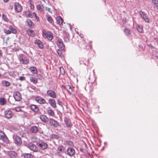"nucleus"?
Masks as SVG:
<instances>
[{"mask_svg":"<svg viewBox=\"0 0 158 158\" xmlns=\"http://www.w3.org/2000/svg\"><path fill=\"white\" fill-rule=\"evenodd\" d=\"M138 13L139 14L140 17L146 23H149L150 21L148 16L147 14L144 12L140 10L139 11Z\"/></svg>","mask_w":158,"mask_h":158,"instance_id":"obj_1","label":"nucleus"},{"mask_svg":"<svg viewBox=\"0 0 158 158\" xmlns=\"http://www.w3.org/2000/svg\"><path fill=\"white\" fill-rule=\"evenodd\" d=\"M19 59L21 63L24 64H27L29 62V59L23 54L20 55Z\"/></svg>","mask_w":158,"mask_h":158,"instance_id":"obj_2","label":"nucleus"},{"mask_svg":"<svg viewBox=\"0 0 158 158\" xmlns=\"http://www.w3.org/2000/svg\"><path fill=\"white\" fill-rule=\"evenodd\" d=\"M0 139L2 140L6 144H7L9 143V140L4 133L0 131Z\"/></svg>","mask_w":158,"mask_h":158,"instance_id":"obj_3","label":"nucleus"},{"mask_svg":"<svg viewBox=\"0 0 158 158\" xmlns=\"http://www.w3.org/2000/svg\"><path fill=\"white\" fill-rule=\"evenodd\" d=\"M14 8L15 11L16 12L19 13L22 11V7L19 3L16 2L14 4Z\"/></svg>","mask_w":158,"mask_h":158,"instance_id":"obj_4","label":"nucleus"},{"mask_svg":"<svg viewBox=\"0 0 158 158\" xmlns=\"http://www.w3.org/2000/svg\"><path fill=\"white\" fill-rule=\"evenodd\" d=\"M28 147L31 151H33L35 152H38V149L37 147L36 146L35 144H33L32 143H29L28 144Z\"/></svg>","mask_w":158,"mask_h":158,"instance_id":"obj_5","label":"nucleus"},{"mask_svg":"<svg viewBox=\"0 0 158 158\" xmlns=\"http://www.w3.org/2000/svg\"><path fill=\"white\" fill-rule=\"evenodd\" d=\"M64 121L67 127L71 128L72 127L73 124L69 117H65L64 118Z\"/></svg>","mask_w":158,"mask_h":158,"instance_id":"obj_6","label":"nucleus"},{"mask_svg":"<svg viewBox=\"0 0 158 158\" xmlns=\"http://www.w3.org/2000/svg\"><path fill=\"white\" fill-rule=\"evenodd\" d=\"M57 44L60 50H63L64 49L65 45L61 40H57Z\"/></svg>","mask_w":158,"mask_h":158,"instance_id":"obj_7","label":"nucleus"},{"mask_svg":"<svg viewBox=\"0 0 158 158\" xmlns=\"http://www.w3.org/2000/svg\"><path fill=\"white\" fill-rule=\"evenodd\" d=\"M38 146L40 149L44 150L47 148L48 145L46 143L41 142L38 144Z\"/></svg>","mask_w":158,"mask_h":158,"instance_id":"obj_8","label":"nucleus"},{"mask_svg":"<svg viewBox=\"0 0 158 158\" xmlns=\"http://www.w3.org/2000/svg\"><path fill=\"white\" fill-rule=\"evenodd\" d=\"M14 97L16 101H20L22 98L19 92H16L14 95Z\"/></svg>","mask_w":158,"mask_h":158,"instance_id":"obj_9","label":"nucleus"},{"mask_svg":"<svg viewBox=\"0 0 158 158\" xmlns=\"http://www.w3.org/2000/svg\"><path fill=\"white\" fill-rule=\"evenodd\" d=\"M67 152L68 155L73 156L75 153V150L72 148H68L67 150Z\"/></svg>","mask_w":158,"mask_h":158,"instance_id":"obj_10","label":"nucleus"},{"mask_svg":"<svg viewBox=\"0 0 158 158\" xmlns=\"http://www.w3.org/2000/svg\"><path fill=\"white\" fill-rule=\"evenodd\" d=\"M36 101L40 104H43L45 103V101L42 97L37 96L35 98Z\"/></svg>","mask_w":158,"mask_h":158,"instance_id":"obj_11","label":"nucleus"},{"mask_svg":"<svg viewBox=\"0 0 158 158\" xmlns=\"http://www.w3.org/2000/svg\"><path fill=\"white\" fill-rule=\"evenodd\" d=\"M5 115L8 118H11L12 116V113L11 110H7L5 112Z\"/></svg>","mask_w":158,"mask_h":158,"instance_id":"obj_12","label":"nucleus"},{"mask_svg":"<svg viewBox=\"0 0 158 158\" xmlns=\"http://www.w3.org/2000/svg\"><path fill=\"white\" fill-rule=\"evenodd\" d=\"M15 143L18 145H20L22 143V141L21 138L18 136H16L15 139Z\"/></svg>","mask_w":158,"mask_h":158,"instance_id":"obj_13","label":"nucleus"},{"mask_svg":"<svg viewBox=\"0 0 158 158\" xmlns=\"http://www.w3.org/2000/svg\"><path fill=\"white\" fill-rule=\"evenodd\" d=\"M50 124L55 127H57L59 125L58 123L52 119H50Z\"/></svg>","mask_w":158,"mask_h":158,"instance_id":"obj_14","label":"nucleus"},{"mask_svg":"<svg viewBox=\"0 0 158 158\" xmlns=\"http://www.w3.org/2000/svg\"><path fill=\"white\" fill-rule=\"evenodd\" d=\"M8 155L10 158H15L17 156L16 153L13 151L9 152Z\"/></svg>","mask_w":158,"mask_h":158,"instance_id":"obj_15","label":"nucleus"},{"mask_svg":"<svg viewBox=\"0 0 158 158\" xmlns=\"http://www.w3.org/2000/svg\"><path fill=\"white\" fill-rule=\"evenodd\" d=\"M42 35L44 38H47L48 39H49V33L48 31H47L44 29L42 31Z\"/></svg>","mask_w":158,"mask_h":158,"instance_id":"obj_16","label":"nucleus"},{"mask_svg":"<svg viewBox=\"0 0 158 158\" xmlns=\"http://www.w3.org/2000/svg\"><path fill=\"white\" fill-rule=\"evenodd\" d=\"M56 23L57 24L61 25L63 22V20L60 16H58L56 18Z\"/></svg>","mask_w":158,"mask_h":158,"instance_id":"obj_17","label":"nucleus"},{"mask_svg":"<svg viewBox=\"0 0 158 158\" xmlns=\"http://www.w3.org/2000/svg\"><path fill=\"white\" fill-rule=\"evenodd\" d=\"M62 86L63 88L66 89L69 93L71 94L72 92V89L70 85H67V86L63 85Z\"/></svg>","mask_w":158,"mask_h":158,"instance_id":"obj_18","label":"nucleus"},{"mask_svg":"<svg viewBox=\"0 0 158 158\" xmlns=\"http://www.w3.org/2000/svg\"><path fill=\"white\" fill-rule=\"evenodd\" d=\"M35 43L37 44L39 48H43V45L42 42L39 40H36L35 41Z\"/></svg>","mask_w":158,"mask_h":158,"instance_id":"obj_19","label":"nucleus"},{"mask_svg":"<svg viewBox=\"0 0 158 158\" xmlns=\"http://www.w3.org/2000/svg\"><path fill=\"white\" fill-rule=\"evenodd\" d=\"M31 110L35 112H37L39 110V108L36 105H31Z\"/></svg>","mask_w":158,"mask_h":158,"instance_id":"obj_20","label":"nucleus"},{"mask_svg":"<svg viewBox=\"0 0 158 158\" xmlns=\"http://www.w3.org/2000/svg\"><path fill=\"white\" fill-rule=\"evenodd\" d=\"M79 63L80 64H84L86 65V60L84 59L83 57H81L79 59Z\"/></svg>","mask_w":158,"mask_h":158,"instance_id":"obj_21","label":"nucleus"},{"mask_svg":"<svg viewBox=\"0 0 158 158\" xmlns=\"http://www.w3.org/2000/svg\"><path fill=\"white\" fill-rule=\"evenodd\" d=\"M31 131L32 133H36L38 131V128L36 126H32L31 128Z\"/></svg>","mask_w":158,"mask_h":158,"instance_id":"obj_22","label":"nucleus"},{"mask_svg":"<svg viewBox=\"0 0 158 158\" xmlns=\"http://www.w3.org/2000/svg\"><path fill=\"white\" fill-rule=\"evenodd\" d=\"M27 32L28 35L31 37H34L35 35V34L34 31L31 29L28 30L27 31Z\"/></svg>","mask_w":158,"mask_h":158,"instance_id":"obj_23","label":"nucleus"},{"mask_svg":"<svg viewBox=\"0 0 158 158\" xmlns=\"http://www.w3.org/2000/svg\"><path fill=\"white\" fill-rule=\"evenodd\" d=\"M2 85L4 86L8 87L10 85V82L5 80L2 81Z\"/></svg>","mask_w":158,"mask_h":158,"instance_id":"obj_24","label":"nucleus"},{"mask_svg":"<svg viewBox=\"0 0 158 158\" xmlns=\"http://www.w3.org/2000/svg\"><path fill=\"white\" fill-rule=\"evenodd\" d=\"M27 22L30 27H33L34 24L31 20L29 19H27Z\"/></svg>","mask_w":158,"mask_h":158,"instance_id":"obj_25","label":"nucleus"},{"mask_svg":"<svg viewBox=\"0 0 158 158\" xmlns=\"http://www.w3.org/2000/svg\"><path fill=\"white\" fill-rule=\"evenodd\" d=\"M50 104L53 107L55 108L56 107V102L53 99H50Z\"/></svg>","mask_w":158,"mask_h":158,"instance_id":"obj_26","label":"nucleus"},{"mask_svg":"<svg viewBox=\"0 0 158 158\" xmlns=\"http://www.w3.org/2000/svg\"><path fill=\"white\" fill-rule=\"evenodd\" d=\"M9 29L11 31V33L15 34L17 33L16 30L14 27L11 26L9 27Z\"/></svg>","mask_w":158,"mask_h":158,"instance_id":"obj_27","label":"nucleus"},{"mask_svg":"<svg viewBox=\"0 0 158 158\" xmlns=\"http://www.w3.org/2000/svg\"><path fill=\"white\" fill-rule=\"evenodd\" d=\"M30 70L31 72L34 74H36L37 72L36 68L35 67H31Z\"/></svg>","mask_w":158,"mask_h":158,"instance_id":"obj_28","label":"nucleus"},{"mask_svg":"<svg viewBox=\"0 0 158 158\" xmlns=\"http://www.w3.org/2000/svg\"><path fill=\"white\" fill-rule=\"evenodd\" d=\"M124 32L125 35L127 36H129L131 33V31L127 28L124 29Z\"/></svg>","mask_w":158,"mask_h":158,"instance_id":"obj_29","label":"nucleus"},{"mask_svg":"<svg viewBox=\"0 0 158 158\" xmlns=\"http://www.w3.org/2000/svg\"><path fill=\"white\" fill-rule=\"evenodd\" d=\"M6 103V101L4 98H0V104L3 105Z\"/></svg>","mask_w":158,"mask_h":158,"instance_id":"obj_30","label":"nucleus"},{"mask_svg":"<svg viewBox=\"0 0 158 158\" xmlns=\"http://www.w3.org/2000/svg\"><path fill=\"white\" fill-rule=\"evenodd\" d=\"M69 35L68 33H66L64 38V40L65 42H68L69 40Z\"/></svg>","mask_w":158,"mask_h":158,"instance_id":"obj_31","label":"nucleus"},{"mask_svg":"<svg viewBox=\"0 0 158 158\" xmlns=\"http://www.w3.org/2000/svg\"><path fill=\"white\" fill-rule=\"evenodd\" d=\"M30 81L34 84H36L37 82V79L35 77H30Z\"/></svg>","mask_w":158,"mask_h":158,"instance_id":"obj_32","label":"nucleus"},{"mask_svg":"<svg viewBox=\"0 0 158 158\" xmlns=\"http://www.w3.org/2000/svg\"><path fill=\"white\" fill-rule=\"evenodd\" d=\"M50 97L52 98H55L56 97V95L54 91L50 90Z\"/></svg>","mask_w":158,"mask_h":158,"instance_id":"obj_33","label":"nucleus"},{"mask_svg":"<svg viewBox=\"0 0 158 158\" xmlns=\"http://www.w3.org/2000/svg\"><path fill=\"white\" fill-rule=\"evenodd\" d=\"M41 120L44 122H47V117L44 115H41L40 116Z\"/></svg>","mask_w":158,"mask_h":158,"instance_id":"obj_34","label":"nucleus"},{"mask_svg":"<svg viewBox=\"0 0 158 158\" xmlns=\"http://www.w3.org/2000/svg\"><path fill=\"white\" fill-rule=\"evenodd\" d=\"M136 28L138 31L140 33L142 32L143 29V27L142 26H140L138 25L136 27Z\"/></svg>","mask_w":158,"mask_h":158,"instance_id":"obj_35","label":"nucleus"},{"mask_svg":"<svg viewBox=\"0 0 158 158\" xmlns=\"http://www.w3.org/2000/svg\"><path fill=\"white\" fill-rule=\"evenodd\" d=\"M25 158H32L33 156L32 154L29 153H25L24 155Z\"/></svg>","mask_w":158,"mask_h":158,"instance_id":"obj_36","label":"nucleus"},{"mask_svg":"<svg viewBox=\"0 0 158 158\" xmlns=\"http://www.w3.org/2000/svg\"><path fill=\"white\" fill-rule=\"evenodd\" d=\"M26 14L27 15L28 17L31 18H32L33 16L32 14H31V11L29 10H28L26 12Z\"/></svg>","mask_w":158,"mask_h":158,"instance_id":"obj_37","label":"nucleus"},{"mask_svg":"<svg viewBox=\"0 0 158 158\" xmlns=\"http://www.w3.org/2000/svg\"><path fill=\"white\" fill-rule=\"evenodd\" d=\"M29 2L30 4V8L31 10H34V4L32 3L31 0H29Z\"/></svg>","mask_w":158,"mask_h":158,"instance_id":"obj_38","label":"nucleus"},{"mask_svg":"<svg viewBox=\"0 0 158 158\" xmlns=\"http://www.w3.org/2000/svg\"><path fill=\"white\" fill-rule=\"evenodd\" d=\"M59 138V136L55 134H52L51 135V138L52 139H57Z\"/></svg>","mask_w":158,"mask_h":158,"instance_id":"obj_39","label":"nucleus"},{"mask_svg":"<svg viewBox=\"0 0 158 158\" xmlns=\"http://www.w3.org/2000/svg\"><path fill=\"white\" fill-rule=\"evenodd\" d=\"M2 19L5 22H8V18L6 15H5L4 14L2 15Z\"/></svg>","mask_w":158,"mask_h":158,"instance_id":"obj_40","label":"nucleus"},{"mask_svg":"<svg viewBox=\"0 0 158 158\" xmlns=\"http://www.w3.org/2000/svg\"><path fill=\"white\" fill-rule=\"evenodd\" d=\"M64 150V147L63 146L59 147L58 148V150L60 152H63Z\"/></svg>","mask_w":158,"mask_h":158,"instance_id":"obj_41","label":"nucleus"},{"mask_svg":"<svg viewBox=\"0 0 158 158\" xmlns=\"http://www.w3.org/2000/svg\"><path fill=\"white\" fill-rule=\"evenodd\" d=\"M49 2H48L47 3H46V4H42V6H43V7H44L46 9V10L48 11H49V8L47 7L46 6L47 5V4H48Z\"/></svg>","mask_w":158,"mask_h":158,"instance_id":"obj_42","label":"nucleus"},{"mask_svg":"<svg viewBox=\"0 0 158 158\" xmlns=\"http://www.w3.org/2000/svg\"><path fill=\"white\" fill-rule=\"evenodd\" d=\"M60 69L61 74L62 75H64V74L65 72L63 68L61 67L60 68Z\"/></svg>","mask_w":158,"mask_h":158,"instance_id":"obj_43","label":"nucleus"},{"mask_svg":"<svg viewBox=\"0 0 158 158\" xmlns=\"http://www.w3.org/2000/svg\"><path fill=\"white\" fill-rule=\"evenodd\" d=\"M67 144L70 146H73V142L71 141L68 140L67 141Z\"/></svg>","mask_w":158,"mask_h":158,"instance_id":"obj_44","label":"nucleus"},{"mask_svg":"<svg viewBox=\"0 0 158 158\" xmlns=\"http://www.w3.org/2000/svg\"><path fill=\"white\" fill-rule=\"evenodd\" d=\"M36 8L38 11L40 12L41 11V7L40 5H38L36 6Z\"/></svg>","mask_w":158,"mask_h":158,"instance_id":"obj_45","label":"nucleus"},{"mask_svg":"<svg viewBox=\"0 0 158 158\" xmlns=\"http://www.w3.org/2000/svg\"><path fill=\"white\" fill-rule=\"evenodd\" d=\"M59 50V49H58L57 50V53L59 55V56H62V52L60 50Z\"/></svg>","mask_w":158,"mask_h":158,"instance_id":"obj_46","label":"nucleus"},{"mask_svg":"<svg viewBox=\"0 0 158 158\" xmlns=\"http://www.w3.org/2000/svg\"><path fill=\"white\" fill-rule=\"evenodd\" d=\"M15 109L17 112H19L21 110L20 107H16L15 108Z\"/></svg>","mask_w":158,"mask_h":158,"instance_id":"obj_47","label":"nucleus"},{"mask_svg":"<svg viewBox=\"0 0 158 158\" xmlns=\"http://www.w3.org/2000/svg\"><path fill=\"white\" fill-rule=\"evenodd\" d=\"M4 31L5 33L7 34H9L11 33V31H10V30H5Z\"/></svg>","mask_w":158,"mask_h":158,"instance_id":"obj_48","label":"nucleus"},{"mask_svg":"<svg viewBox=\"0 0 158 158\" xmlns=\"http://www.w3.org/2000/svg\"><path fill=\"white\" fill-rule=\"evenodd\" d=\"M54 114H55L53 111L52 110L50 109V115L53 116Z\"/></svg>","mask_w":158,"mask_h":158,"instance_id":"obj_49","label":"nucleus"},{"mask_svg":"<svg viewBox=\"0 0 158 158\" xmlns=\"http://www.w3.org/2000/svg\"><path fill=\"white\" fill-rule=\"evenodd\" d=\"M25 77L23 76H21L19 78V80L20 81H23L25 80Z\"/></svg>","mask_w":158,"mask_h":158,"instance_id":"obj_50","label":"nucleus"},{"mask_svg":"<svg viewBox=\"0 0 158 158\" xmlns=\"http://www.w3.org/2000/svg\"><path fill=\"white\" fill-rule=\"evenodd\" d=\"M152 1L155 4H156L158 3V0H152Z\"/></svg>","mask_w":158,"mask_h":158,"instance_id":"obj_51","label":"nucleus"},{"mask_svg":"<svg viewBox=\"0 0 158 158\" xmlns=\"http://www.w3.org/2000/svg\"><path fill=\"white\" fill-rule=\"evenodd\" d=\"M122 21L123 23H125L127 22V19L126 18H123L122 19Z\"/></svg>","mask_w":158,"mask_h":158,"instance_id":"obj_52","label":"nucleus"},{"mask_svg":"<svg viewBox=\"0 0 158 158\" xmlns=\"http://www.w3.org/2000/svg\"><path fill=\"white\" fill-rule=\"evenodd\" d=\"M53 38V34L52 33L50 32V38H51L50 39V40H52V39Z\"/></svg>","mask_w":158,"mask_h":158,"instance_id":"obj_53","label":"nucleus"},{"mask_svg":"<svg viewBox=\"0 0 158 158\" xmlns=\"http://www.w3.org/2000/svg\"><path fill=\"white\" fill-rule=\"evenodd\" d=\"M57 103L58 104H59L60 105L62 106L61 104H62V102L58 100L57 101Z\"/></svg>","mask_w":158,"mask_h":158,"instance_id":"obj_54","label":"nucleus"},{"mask_svg":"<svg viewBox=\"0 0 158 158\" xmlns=\"http://www.w3.org/2000/svg\"><path fill=\"white\" fill-rule=\"evenodd\" d=\"M56 78L52 81V82H53V84H55L56 82Z\"/></svg>","mask_w":158,"mask_h":158,"instance_id":"obj_55","label":"nucleus"},{"mask_svg":"<svg viewBox=\"0 0 158 158\" xmlns=\"http://www.w3.org/2000/svg\"><path fill=\"white\" fill-rule=\"evenodd\" d=\"M53 23V20L52 18L50 16V23Z\"/></svg>","mask_w":158,"mask_h":158,"instance_id":"obj_56","label":"nucleus"},{"mask_svg":"<svg viewBox=\"0 0 158 158\" xmlns=\"http://www.w3.org/2000/svg\"><path fill=\"white\" fill-rule=\"evenodd\" d=\"M154 52L155 53H156V56L157 57V56H158V52L156 51H155V52Z\"/></svg>","mask_w":158,"mask_h":158,"instance_id":"obj_57","label":"nucleus"},{"mask_svg":"<svg viewBox=\"0 0 158 158\" xmlns=\"http://www.w3.org/2000/svg\"><path fill=\"white\" fill-rule=\"evenodd\" d=\"M36 19L38 21H39V17H37V16H36L35 17Z\"/></svg>","mask_w":158,"mask_h":158,"instance_id":"obj_58","label":"nucleus"},{"mask_svg":"<svg viewBox=\"0 0 158 158\" xmlns=\"http://www.w3.org/2000/svg\"><path fill=\"white\" fill-rule=\"evenodd\" d=\"M32 15H33L35 17V16H36V13H35V12H33L32 14Z\"/></svg>","mask_w":158,"mask_h":158,"instance_id":"obj_59","label":"nucleus"},{"mask_svg":"<svg viewBox=\"0 0 158 158\" xmlns=\"http://www.w3.org/2000/svg\"><path fill=\"white\" fill-rule=\"evenodd\" d=\"M2 50L0 49V57L2 56Z\"/></svg>","mask_w":158,"mask_h":158,"instance_id":"obj_60","label":"nucleus"},{"mask_svg":"<svg viewBox=\"0 0 158 158\" xmlns=\"http://www.w3.org/2000/svg\"><path fill=\"white\" fill-rule=\"evenodd\" d=\"M3 1L5 2H7L9 1V0H3Z\"/></svg>","mask_w":158,"mask_h":158,"instance_id":"obj_61","label":"nucleus"},{"mask_svg":"<svg viewBox=\"0 0 158 158\" xmlns=\"http://www.w3.org/2000/svg\"><path fill=\"white\" fill-rule=\"evenodd\" d=\"M80 150L81 152H83V149L82 148H80Z\"/></svg>","mask_w":158,"mask_h":158,"instance_id":"obj_62","label":"nucleus"},{"mask_svg":"<svg viewBox=\"0 0 158 158\" xmlns=\"http://www.w3.org/2000/svg\"><path fill=\"white\" fill-rule=\"evenodd\" d=\"M47 19L48 21H49V17H47Z\"/></svg>","mask_w":158,"mask_h":158,"instance_id":"obj_63","label":"nucleus"},{"mask_svg":"<svg viewBox=\"0 0 158 158\" xmlns=\"http://www.w3.org/2000/svg\"><path fill=\"white\" fill-rule=\"evenodd\" d=\"M156 7L157 8V9L158 10V5L156 6Z\"/></svg>","mask_w":158,"mask_h":158,"instance_id":"obj_64","label":"nucleus"}]
</instances>
